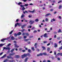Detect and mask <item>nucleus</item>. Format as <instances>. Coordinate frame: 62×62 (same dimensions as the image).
<instances>
[{
  "label": "nucleus",
  "instance_id": "09e8293b",
  "mask_svg": "<svg viewBox=\"0 0 62 62\" xmlns=\"http://www.w3.org/2000/svg\"><path fill=\"white\" fill-rule=\"evenodd\" d=\"M51 58L52 59H54V57L53 56H52L51 57Z\"/></svg>",
  "mask_w": 62,
  "mask_h": 62
},
{
  "label": "nucleus",
  "instance_id": "b1692460",
  "mask_svg": "<svg viewBox=\"0 0 62 62\" xmlns=\"http://www.w3.org/2000/svg\"><path fill=\"white\" fill-rule=\"evenodd\" d=\"M47 50L48 52H49V51L50 50V48H48L47 49Z\"/></svg>",
  "mask_w": 62,
  "mask_h": 62
},
{
  "label": "nucleus",
  "instance_id": "e2e57ef3",
  "mask_svg": "<svg viewBox=\"0 0 62 62\" xmlns=\"http://www.w3.org/2000/svg\"><path fill=\"white\" fill-rule=\"evenodd\" d=\"M60 53H58V54H57V55H60Z\"/></svg>",
  "mask_w": 62,
  "mask_h": 62
},
{
  "label": "nucleus",
  "instance_id": "5701e85b",
  "mask_svg": "<svg viewBox=\"0 0 62 62\" xmlns=\"http://www.w3.org/2000/svg\"><path fill=\"white\" fill-rule=\"evenodd\" d=\"M11 39L12 40H14L15 39V38H14V37L13 36H12L11 37Z\"/></svg>",
  "mask_w": 62,
  "mask_h": 62
},
{
  "label": "nucleus",
  "instance_id": "f257e3e1",
  "mask_svg": "<svg viewBox=\"0 0 62 62\" xmlns=\"http://www.w3.org/2000/svg\"><path fill=\"white\" fill-rule=\"evenodd\" d=\"M7 57L8 59H13V58L11 56H10L9 55H8L7 56Z\"/></svg>",
  "mask_w": 62,
  "mask_h": 62
},
{
  "label": "nucleus",
  "instance_id": "6e6552de",
  "mask_svg": "<svg viewBox=\"0 0 62 62\" xmlns=\"http://www.w3.org/2000/svg\"><path fill=\"white\" fill-rule=\"evenodd\" d=\"M15 57L16 58H19L20 57V56L19 55H16L15 56Z\"/></svg>",
  "mask_w": 62,
  "mask_h": 62
},
{
  "label": "nucleus",
  "instance_id": "5fc2aeb1",
  "mask_svg": "<svg viewBox=\"0 0 62 62\" xmlns=\"http://www.w3.org/2000/svg\"><path fill=\"white\" fill-rule=\"evenodd\" d=\"M22 51L23 52H25V50H22Z\"/></svg>",
  "mask_w": 62,
  "mask_h": 62
},
{
  "label": "nucleus",
  "instance_id": "2eb2a0df",
  "mask_svg": "<svg viewBox=\"0 0 62 62\" xmlns=\"http://www.w3.org/2000/svg\"><path fill=\"white\" fill-rule=\"evenodd\" d=\"M10 47H7L6 48V50H8L9 51H10Z\"/></svg>",
  "mask_w": 62,
  "mask_h": 62
},
{
  "label": "nucleus",
  "instance_id": "49530a36",
  "mask_svg": "<svg viewBox=\"0 0 62 62\" xmlns=\"http://www.w3.org/2000/svg\"><path fill=\"white\" fill-rule=\"evenodd\" d=\"M17 25H18V24H17V23H16V24H15V27H16V26H17Z\"/></svg>",
  "mask_w": 62,
  "mask_h": 62
},
{
  "label": "nucleus",
  "instance_id": "7ed1b4c3",
  "mask_svg": "<svg viewBox=\"0 0 62 62\" xmlns=\"http://www.w3.org/2000/svg\"><path fill=\"white\" fill-rule=\"evenodd\" d=\"M9 39V38H8L7 39L5 38V39H1V40H0V41H3V42H4V40H8V39Z\"/></svg>",
  "mask_w": 62,
  "mask_h": 62
},
{
  "label": "nucleus",
  "instance_id": "680f3d73",
  "mask_svg": "<svg viewBox=\"0 0 62 62\" xmlns=\"http://www.w3.org/2000/svg\"><path fill=\"white\" fill-rule=\"evenodd\" d=\"M61 2H62L61 1V0H60L59 1V2H58V3H61Z\"/></svg>",
  "mask_w": 62,
  "mask_h": 62
},
{
  "label": "nucleus",
  "instance_id": "f704fd0d",
  "mask_svg": "<svg viewBox=\"0 0 62 62\" xmlns=\"http://www.w3.org/2000/svg\"><path fill=\"white\" fill-rule=\"evenodd\" d=\"M17 35H18L17 34H16V33H15L14 36L15 37H17Z\"/></svg>",
  "mask_w": 62,
  "mask_h": 62
},
{
  "label": "nucleus",
  "instance_id": "37998d69",
  "mask_svg": "<svg viewBox=\"0 0 62 62\" xmlns=\"http://www.w3.org/2000/svg\"><path fill=\"white\" fill-rule=\"evenodd\" d=\"M22 1H23L24 2H25L27 1V0H22Z\"/></svg>",
  "mask_w": 62,
  "mask_h": 62
},
{
  "label": "nucleus",
  "instance_id": "a18cd8bd",
  "mask_svg": "<svg viewBox=\"0 0 62 62\" xmlns=\"http://www.w3.org/2000/svg\"><path fill=\"white\" fill-rule=\"evenodd\" d=\"M43 43H47V41H44L43 42Z\"/></svg>",
  "mask_w": 62,
  "mask_h": 62
},
{
  "label": "nucleus",
  "instance_id": "f8f14e48",
  "mask_svg": "<svg viewBox=\"0 0 62 62\" xmlns=\"http://www.w3.org/2000/svg\"><path fill=\"white\" fill-rule=\"evenodd\" d=\"M26 26V25H24L21 26V28L22 29H23L25 26Z\"/></svg>",
  "mask_w": 62,
  "mask_h": 62
},
{
  "label": "nucleus",
  "instance_id": "412c9836",
  "mask_svg": "<svg viewBox=\"0 0 62 62\" xmlns=\"http://www.w3.org/2000/svg\"><path fill=\"white\" fill-rule=\"evenodd\" d=\"M15 49L14 48H13L12 49V50H11V53H12L14 51Z\"/></svg>",
  "mask_w": 62,
  "mask_h": 62
},
{
  "label": "nucleus",
  "instance_id": "a878e982",
  "mask_svg": "<svg viewBox=\"0 0 62 62\" xmlns=\"http://www.w3.org/2000/svg\"><path fill=\"white\" fill-rule=\"evenodd\" d=\"M43 54L45 55H47V53H43Z\"/></svg>",
  "mask_w": 62,
  "mask_h": 62
},
{
  "label": "nucleus",
  "instance_id": "0eeeda50",
  "mask_svg": "<svg viewBox=\"0 0 62 62\" xmlns=\"http://www.w3.org/2000/svg\"><path fill=\"white\" fill-rule=\"evenodd\" d=\"M28 12H30V13H34V12L35 11V10H34L33 11H31L30 10L28 11Z\"/></svg>",
  "mask_w": 62,
  "mask_h": 62
},
{
  "label": "nucleus",
  "instance_id": "dca6fc26",
  "mask_svg": "<svg viewBox=\"0 0 62 62\" xmlns=\"http://www.w3.org/2000/svg\"><path fill=\"white\" fill-rule=\"evenodd\" d=\"M27 56H29V57L31 56V54H30L29 53H27Z\"/></svg>",
  "mask_w": 62,
  "mask_h": 62
},
{
  "label": "nucleus",
  "instance_id": "c756f323",
  "mask_svg": "<svg viewBox=\"0 0 62 62\" xmlns=\"http://www.w3.org/2000/svg\"><path fill=\"white\" fill-rule=\"evenodd\" d=\"M17 25H18V26H21V24H20V23H17Z\"/></svg>",
  "mask_w": 62,
  "mask_h": 62
},
{
  "label": "nucleus",
  "instance_id": "0e129e2a",
  "mask_svg": "<svg viewBox=\"0 0 62 62\" xmlns=\"http://www.w3.org/2000/svg\"><path fill=\"white\" fill-rule=\"evenodd\" d=\"M26 38H27V37L26 36H24V39H26Z\"/></svg>",
  "mask_w": 62,
  "mask_h": 62
},
{
  "label": "nucleus",
  "instance_id": "20e7f679",
  "mask_svg": "<svg viewBox=\"0 0 62 62\" xmlns=\"http://www.w3.org/2000/svg\"><path fill=\"white\" fill-rule=\"evenodd\" d=\"M34 23H35V21L33 20L30 21L29 22V23H30V24H32Z\"/></svg>",
  "mask_w": 62,
  "mask_h": 62
},
{
  "label": "nucleus",
  "instance_id": "4468645a",
  "mask_svg": "<svg viewBox=\"0 0 62 62\" xmlns=\"http://www.w3.org/2000/svg\"><path fill=\"white\" fill-rule=\"evenodd\" d=\"M5 45V44H0V47H2V46H3V45Z\"/></svg>",
  "mask_w": 62,
  "mask_h": 62
},
{
  "label": "nucleus",
  "instance_id": "39448f33",
  "mask_svg": "<svg viewBox=\"0 0 62 62\" xmlns=\"http://www.w3.org/2000/svg\"><path fill=\"white\" fill-rule=\"evenodd\" d=\"M15 53L14 52L10 54H9V55H12V56H13V55H15Z\"/></svg>",
  "mask_w": 62,
  "mask_h": 62
},
{
  "label": "nucleus",
  "instance_id": "864d4df0",
  "mask_svg": "<svg viewBox=\"0 0 62 62\" xmlns=\"http://www.w3.org/2000/svg\"><path fill=\"white\" fill-rule=\"evenodd\" d=\"M46 22H47V21H48V19H47V18H46Z\"/></svg>",
  "mask_w": 62,
  "mask_h": 62
},
{
  "label": "nucleus",
  "instance_id": "4c0bfd02",
  "mask_svg": "<svg viewBox=\"0 0 62 62\" xmlns=\"http://www.w3.org/2000/svg\"><path fill=\"white\" fill-rule=\"evenodd\" d=\"M25 9V8L24 7H23L22 8V10H24Z\"/></svg>",
  "mask_w": 62,
  "mask_h": 62
},
{
  "label": "nucleus",
  "instance_id": "9b49d317",
  "mask_svg": "<svg viewBox=\"0 0 62 62\" xmlns=\"http://www.w3.org/2000/svg\"><path fill=\"white\" fill-rule=\"evenodd\" d=\"M54 47L55 48L57 47V44H56V43H55L54 44Z\"/></svg>",
  "mask_w": 62,
  "mask_h": 62
},
{
  "label": "nucleus",
  "instance_id": "4be33fe9",
  "mask_svg": "<svg viewBox=\"0 0 62 62\" xmlns=\"http://www.w3.org/2000/svg\"><path fill=\"white\" fill-rule=\"evenodd\" d=\"M24 16V15L23 14H22V15L21 16V19H22L23 18V17Z\"/></svg>",
  "mask_w": 62,
  "mask_h": 62
},
{
  "label": "nucleus",
  "instance_id": "6ab92c4d",
  "mask_svg": "<svg viewBox=\"0 0 62 62\" xmlns=\"http://www.w3.org/2000/svg\"><path fill=\"white\" fill-rule=\"evenodd\" d=\"M44 37H48L47 36V33H45L44 35Z\"/></svg>",
  "mask_w": 62,
  "mask_h": 62
},
{
  "label": "nucleus",
  "instance_id": "ea45409f",
  "mask_svg": "<svg viewBox=\"0 0 62 62\" xmlns=\"http://www.w3.org/2000/svg\"><path fill=\"white\" fill-rule=\"evenodd\" d=\"M61 7H61V5H60L59 6V9H61Z\"/></svg>",
  "mask_w": 62,
  "mask_h": 62
},
{
  "label": "nucleus",
  "instance_id": "338daca9",
  "mask_svg": "<svg viewBox=\"0 0 62 62\" xmlns=\"http://www.w3.org/2000/svg\"><path fill=\"white\" fill-rule=\"evenodd\" d=\"M46 62V60H44L43 61V62Z\"/></svg>",
  "mask_w": 62,
  "mask_h": 62
},
{
  "label": "nucleus",
  "instance_id": "603ef678",
  "mask_svg": "<svg viewBox=\"0 0 62 62\" xmlns=\"http://www.w3.org/2000/svg\"><path fill=\"white\" fill-rule=\"evenodd\" d=\"M37 44H38L37 43H35V45H34V46H37Z\"/></svg>",
  "mask_w": 62,
  "mask_h": 62
},
{
  "label": "nucleus",
  "instance_id": "58836bf2",
  "mask_svg": "<svg viewBox=\"0 0 62 62\" xmlns=\"http://www.w3.org/2000/svg\"><path fill=\"white\" fill-rule=\"evenodd\" d=\"M7 61H8V60L7 59L6 60H5L4 61V62H7Z\"/></svg>",
  "mask_w": 62,
  "mask_h": 62
},
{
  "label": "nucleus",
  "instance_id": "423d86ee",
  "mask_svg": "<svg viewBox=\"0 0 62 62\" xmlns=\"http://www.w3.org/2000/svg\"><path fill=\"white\" fill-rule=\"evenodd\" d=\"M14 45H15V48H18V47H19V46L17 45V44H15Z\"/></svg>",
  "mask_w": 62,
  "mask_h": 62
},
{
  "label": "nucleus",
  "instance_id": "69168bd1",
  "mask_svg": "<svg viewBox=\"0 0 62 62\" xmlns=\"http://www.w3.org/2000/svg\"><path fill=\"white\" fill-rule=\"evenodd\" d=\"M50 45V43H49L48 44H47V46H49Z\"/></svg>",
  "mask_w": 62,
  "mask_h": 62
},
{
  "label": "nucleus",
  "instance_id": "72a5a7b5",
  "mask_svg": "<svg viewBox=\"0 0 62 62\" xmlns=\"http://www.w3.org/2000/svg\"><path fill=\"white\" fill-rule=\"evenodd\" d=\"M13 31H11V32H9V34L10 35H11V34H12V33L13 32Z\"/></svg>",
  "mask_w": 62,
  "mask_h": 62
},
{
  "label": "nucleus",
  "instance_id": "052dcab7",
  "mask_svg": "<svg viewBox=\"0 0 62 62\" xmlns=\"http://www.w3.org/2000/svg\"><path fill=\"white\" fill-rule=\"evenodd\" d=\"M25 11L26 13H28V11Z\"/></svg>",
  "mask_w": 62,
  "mask_h": 62
},
{
  "label": "nucleus",
  "instance_id": "bf43d9fd",
  "mask_svg": "<svg viewBox=\"0 0 62 62\" xmlns=\"http://www.w3.org/2000/svg\"><path fill=\"white\" fill-rule=\"evenodd\" d=\"M54 55H56V51H54Z\"/></svg>",
  "mask_w": 62,
  "mask_h": 62
},
{
  "label": "nucleus",
  "instance_id": "ddd939ff",
  "mask_svg": "<svg viewBox=\"0 0 62 62\" xmlns=\"http://www.w3.org/2000/svg\"><path fill=\"white\" fill-rule=\"evenodd\" d=\"M42 48H43V50H46V48L44 46H42Z\"/></svg>",
  "mask_w": 62,
  "mask_h": 62
},
{
  "label": "nucleus",
  "instance_id": "3c124183",
  "mask_svg": "<svg viewBox=\"0 0 62 62\" xmlns=\"http://www.w3.org/2000/svg\"><path fill=\"white\" fill-rule=\"evenodd\" d=\"M3 52H2V53H0V55H2V54H3Z\"/></svg>",
  "mask_w": 62,
  "mask_h": 62
},
{
  "label": "nucleus",
  "instance_id": "2f4dec72",
  "mask_svg": "<svg viewBox=\"0 0 62 62\" xmlns=\"http://www.w3.org/2000/svg\"><path fill=\"white\" fill-rule=\"evenodd\" d=\"M24 6H25V7H27V6H28V4H25L24 5Z\"/></svg>",
  "mask_w": 62,
  "mask_h": 62
},
{
  "label": "nucleus",
  "instance_id": "cd10ccee",
  "mask_svg": "<svg viewBox=\"0 0 62 62\" xmlns=\"http://www.w3.org/2000/svg\"><path fill=\"white\" fill-rule=\"evenodd\" d=\"M18 5H22V2H19V3H18Z\"/></svg>",
  "mask_w": 62,
  "mask_h": 62
},
{
  "label": "nucleus",
  "instance_id": "13d9d810",
  "mask_svg": "<svg viewBox=\"0 0 62 62\" xmlns=\"http://www.w3.org/2000/svg\"><path fill=\"white\" fill-rule=\"evenodd\" d=\"M18 21H19V19H17L16 20V22H18Z\"/></svg>",
  "mask_w": 62,
  "mask_h": 62
},
{
  "label": "nucleus",
  "instance_id": "de8ad7c7",
  "mask_svg": "<svg viewBox=\"0 0 62 62\" xmlns=\"http://www.w3.org/2000/svg\"><path fill=\"white\" fill-rule=\"evenodd\" d=\"M19 51H21L22 50V49L21 48H19Z\"/></svg>",
  "mask_w": 62,
  "mask_h": 62
},
{
  "label": "nucleus",
  "instance_id": "393cba45",
  "mask_svg": "<svg viewBox=\"0 0 62 62\" xmlns=\"http://www.w3.org/2000/svg\"><path fill=\"white\" fill-rule=\"evenodd\" d=\"M39 21V19H36L35 20V22H38V21Z\"/></svg>",
  "mask_w": 62,
  "mask_h": 62
},
{
  "label": "nucleus",
  "instance_id": "1a4fd4ad",
  "mask_svg": "<svg viewBox=\"0 0 62 62\" xmlns=\"http://www.w3.org/2000/svg\"><path fill=\"white\" fill-rule=\"evenodd\" d=\"M53 21L54 22L55 21V20L54 19V18H53V19H51V23H53Z\"/></svg>",
  "mask_w": 62,
  "mask_h": 62
},
{
  "label": "nucleus",
  "instance_id": "f03ea898",
  "mask_svg": "<svg viewBox=\"0 0 62 62\" xmlns=\"http://www.w3.org/2000/svg\"><path fill=\"white\" fill-rule=\"evenodd\" d=\"M27 56V54H24L23 55H22V58H23L24 57H26Z\"/></svg>",
  "mask_w": 62,
  "mask_h": 62
},
{
  "label": "nucleus",
  "instance_id": "8fccbe9b",
  "mask_svg": "<svg viewBox=\"0 0 62 62\" xmlns=\"http://www.w3.org/2000/svg\"><path fill=\"white\" fill-rule=\"evenodd\" d=\"M10 45H11V44L10 43H9V44L8 45V46H9Z\"/></svg>",
  "mask_w": 62,
  "mask_h": 62
},
{
  "label": "nucleus",
  "instance_id": "a211bd4d",
  "mask_svg": "<svg viewBox=\"0 0 62 62\" xmlns=\"http://www.w3.org/2000/svg\"><path fill=\"white\" fill-rule=\"evenodd\" d=\"M28 58H26L25 60V62H26L27 61V60H28Z\"/></svg>",
  "mask_w": 62,
  "mask_h": 62
},
{
  "label": "nucleus",
  "instance_id": "7c9ffc66",
  "mask_svg": "<svg viewBox=\"0 0 62 62\" xmlns=\"http://www.w3.org/2000/svg\"><path fill=\"white\" fill-rule=\"evenodd\" d=\"M24 30H25L24 29L21 30V31L22 33H23V32H24Z\"/></svg>",
  "mask_w": 62,
  "mask_h": 62
},
{
  "label": "nucleus",
  "instance_id": "f3484780",
  "mask_svg": "<svg viewBox=\"0 0 62 62\" xmlns=\"http://www.w3.org/2000/svg\"><path fill=\"white\" fill-rule=\"evenodd\" d=\"M50 13H48L47 14H46V15H45V16L46 17H47V16H49L50 15Z\"/></svg>",
  "mask_w": 62,
  "mask_h": 62
},
{
  "label": "nucleus",
  "instance_id": "774afa93",
  "mask_svg": "<svg viewBox=\"0 0 62 62\" xmlns=\"http://www.w3.org/2000/svg\"><path fill=\"white\" fill-rule=\"evenodd\" d=\"M60 55L61 56H62V53H60Z\"/></svg>",
  "mask_w": 62,
  "mask_h": 62
},
{
  "label": "nucleus",
  "instance_id": "bb28decb",
  "mask_svg": "<svg viewBox=\"0 0 62 62\" xmlns=\"http://www.w3.org/2000/svg\"><path fill=\"white\" fill-rule=\"evenodd\" d=\"M62 32L61 30L60 29H59V30L58 31V33H59L60 32Z\"/></svg>",
  "mask_w": 62,
  "mask_h": 62
},
{
  "label": "nucleus",
  "instance_id": "4d7b16f0",
  "mask_svg": "<svg viewBox=\"0 0 62 62\" xmlns=\"http://www.w3.org/2000/svg\"><path fill=\"white\" fill-rule=\"evenodd\" d=\"M14 62V60H12V61H11V60H10L9 61V62Z\"/></svg>",
  "mask_w": 62,
  "mask_h": 62
},
{
  "label": "nucleus",
  "instance_id": "c9c22d12",
  "mask_svg": "<svg viewBox=\"0 0 62 62\" xmlns=\"http://www.w3.org/2000/svg\"><path fill=\"white\" fill-rule=\"evenodd\" d=\"M32 50L33 51H35V49H34V48L33 47H32L31 48Z\"/></svg>",
  "mask_w": 62,
  "mask_h": 62
},
{
  "label": "nucleus",
  "instance_id": "79ce46f5",
  "mask_svg": "<svg viewBox=\"0 0 62 62\" xmlns=\"http://www.w3.org/2000/svg\"><path fill=\"white\" fill-rule=\"evenodd\" d=\"M59 49V50H61V49H62V46H61V47H60Z\"/></svg>",
  "mask_w": 62,
  "mask_h": 62
},
{
  "label": "nucleus",
  "instance_id": "a19ab883",
  "mask_svg": "<svg viewBox=\"0 0 62 62\" xmlns=\"http://www.w3.org/2000/svg\"><path fill=\"white\" fill-rule=\"evenodd\" d=\"M39 54L40 56H42L43 55V53H40Z\"/></svg>",
  "mask_w": 62,
  "mask_h": 62
},
{
  "label": "nucleus",
  "instance_id": "9d476101",
  "mask_svg": "<svg viewBox=\"0 0 62 62\" xmlns=\"http://www.w3.org/2000/svg\"><path fill=\"white\" fill-rule=\"evenodd\" d=\"M6 56H7V55L6 54H5L4 55L1 57V58H3L6 57Z\"/></svg>",
  "mask_w": 62,
  "mask_h": 62
},
{
  "label": "nucleus",
  "instance_id": "6e6d98bb",
  "mask_svg": "<svg viewBox=\"0 0 62 62\" xmlns=\"http://www.w3.org/2000/svg\"><path fill=\"white\" fill-rule=\"evenodd\" d=\"M24 5H20V7H24Z\"/></svg>",
  "mask_w": 62,
  "mask_h": 62
},
{
  "label": "nucleus",
  "instance_id": "c85d7f7f",
  "mask_svg": "<svg viewBox=\"0 0 62 62\" xmlns=\"http://www.w3.org/2000/svg\"><path fill=\"white\" fill-rule=\"evenodd\" d=\"M25 35H27V36H29V34H28V33H25Z\"/></svg>",
  "mask_w": 62,
  "mask_h": 62
},
{
  "label": "nucleus",
  "instance_id": "e433bc0d",
  "mask_svg": "<svg viewBox=\"0 0 62 62\" xmlns=\"http://www.w3.org/2000/svg\"><path fill=\"white\" fill-rule=\"evenodd\" d=\"M29 40V39H25V41L27 42Z\"/></svg>",
  "mask_w": 62,
  "mask_h": 62
},
{
  "label": "nucleus",
  "instance_id": "c03bdc74",
  "mask_svg": "<svg viewBox=\"0 0 62 62\" xmlns=\"http://www.w3.org/2000/svg\"><path fill=\"white\" fill-rule=\"evenodd\" d=\"M35 28L34 27H33L31 29V30H33Z\"/></svg>",
  "mask_w": 62,
  "mask_h": 62
},
{
  "label": "nucleus",
  "instance_id": "aec40b11",
  "mask_svg": "<svg viewBox=\"0 0 62 62\" xmlns=\"http://www.w3.org/2000/svg\"><path fill=\"white\" fill-rule=\"evenodd\" d=\"M22 34V33L21 32H19L18 33H17L18 35L19 36V35H21V34Z\"/></svg>",
  "mask_w": 62,
  "mask_h": 62
},
{
  "label": "nucleus",
  "instance_id": "473e14b6",
  "mask_svg": "<svg viewBox=\"0 0 62 62\" xmlns=\"http://www.w3.org/2000/svg\"><path fill=\"white\" fill-rule=\"evenodd\" d=\"M28 52H29V53H31V50L30 49H28Z\"/></svg>",
  "mask_w": 62,
  "mask_h": 62
}]
</instances>
